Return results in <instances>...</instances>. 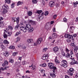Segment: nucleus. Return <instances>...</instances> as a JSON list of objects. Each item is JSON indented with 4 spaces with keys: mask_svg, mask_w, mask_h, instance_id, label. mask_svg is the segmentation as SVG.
<instances>
[{
    "mask_svg": "<svg viewBox=\"0 0 78 78\" xmlns=\"http://www.w3.org/2000/svg\"><path fill=\"white\" fill-rule=\"evenodd\" d=\"M17 54H18L17 52H14L13 53L12 55L13 56H16Z\"/></svg>",
    "mask_w": 78,
    "mask_h": 78,
    "instance_id": "c9c22d12",
    "label": "nucleus"
},
{
    "mask_svg": "<svg viewBox=\"0 0 78 78\" xmlns=\"http://www.w3.org/2000/svg\"><path fill=\"white\" fill-rule=\"evenodd\" d=\"M67 42H68L69 43V42H71V40L68 39V40H67Z\"/></svg>",
    "mask_w": 78,
    "mask_h": 78,
    "instance_id": "6e6d98bb",
    "label": "nucleus"
},
{
    "mask_svg": "<svg viewBox=\"0 0 78 78\" xmlns=\"http://www.w3.org/2000/svg\"><path fill=\"white\" fill-rule=\"evenodd\" d=\"M37 21H38V22H40V20H41L39 17L37 18Z\"/></svg>",
    "mask_w": 78,
    "mask_h": 78,
    "instance_id": "0e129e2a",
    "label": "nucleus"
},
{
    "mask_svg": "<svg viewBox=\"0 0 78 78\" xmlns=\"http://www.w3.org/2000/svg\"><path fill=\"white\" fill-rule=\"evenodd\" d=\"M67 61L65 60H62V61L61 66L64 67H67Z\"/></svg>",
    "mask_w": 78,
    "mask_h": 78,
    "instance_id": "39448f33",
    "label": "nucleus"
},
{
    "mask_svg": "<svg viewBox=\"0 0 78 78\" xmlns=\"http://www.w3.org/2000/svg\"><path fill=\"white\" fill-rule=\"evenodd\" d=\"M53 32H55L56 31V28H53Z\"/></svg>",
    "mask_w": 78,
    "mask_h": 78,
    "instance_id": "bf43d9fd",
    "label": "nucleus"
},
{
    "mask_svg": "<svg viewBox=\"0 0 78 78\" xmlns=\"http://www.w3.org/2000/svg\"><path fill=\"white\" fill-rule=\"evenodd\" d=\"M42 10H38L36 12V13H37V14H41L42 13Z\"/></svg>",
    "mask_w": 78,
    "mask_h": 78,
    "instance_id": "72a5a7b5",
    "label": "nucleus"
},
{
    "mask_svg": "<svg viewBox=\"0 0 78 78\" xmlns=\"http://www.w3.org/2000/svg\"><path fill=\"white\" fill-rule=\"evenodd\" d=\"M17 25L16 26H15V30H17L18 28H19V24H18V23H17Z\"/></svg>",
    "mask_w": 78,
    "mask_h": 78,
    "instance_id": "bb28decb",
    "label": "nucleus"
},
{
    "mask_svg": "<svg viewBox=\"0 0 78 78\" xmlns=\"http://www.w3.org/2000/svg\"><path fill=\"white\" fill-rule=\"evenodd\" d=\"M48 66L49 67V69H53V73L51 74H50V76L53 77V78H55L56 76V75H55V70L56 69V67L55 66H54V64L53 63H49L48 64Z\"/></svg>",
    "mask_w": 78,
    "mask_h": 78,
    "instance_id": "f257e3e1",
    "label": "nucleus"
},
{
    "mask_svg": "<svg viewBox=\"0 0 78 78\" xmlns=\"http://www.w3.org/2000/svg\"><path fill=\"white\" fill-rule=\"evenodd\" d=\"M73 63H74V64H78V62L76 61H74Z\"/></svg>",
    "mask_w": 78,
    "mask_h": 78,
    "instance_id": "3c124183",
    "label": "nucleus"
},
{
    "mask_svg": "<svg viewBox=\"0 0 78 78\" xmlns=\"http://www.w3.org/2000/svg\"><path fill=\"white\" fill-rule=\"evenodd\" d=\"M26 73H30V72L28 70H27L26 72Z\"/></svg>",
    "mask_w": 78,
    "mask_h": 78,
    "instance_id": "338daca9",
    "label": "nucleus"
},
{
    "mask_svg": "<svg viewBox=\"0 0 78 78\" xmlns=\"http://www.w3.org/2000/svg\"><path fill=\"white\" fill-rule=\"evenodd\" d=\"M5 3L9 4L11 3V0H5Z\"/></svg>",
    "mask_w": 78,
    "mask_h": 78,
    "instance_id": "c85d7f7f",
    "label": "nucleus"
},
{
    "mask_svg": "<svg viewBox=\"0 0 78 78\" xmlns=\"http://www.w3.org/2000/svg\"><path fill=\"white\" fill-rule=\"evenodd\" d=\"M3 42L4 44H9V41H8L6 40H4Z\"/></svg>",
    "mask_w": 78,
    "mask_h": 78,
    "instance_id": "a878e982",
    "label": "nucleus"
},
{
    "mask_svg": "<svg viewBox=\"0 0 78 78\" xmlns=\"http://www.w3.org/2000/svg\"><path fill=\"white\" fill-rule=\"evenodd\" d=\"M57 17V15H55L53 16L54 19H56Z\"/></svg>",
    "mask_w": 78,
    "mask_h": 78,
    "instance_id": "13d9d810",
    "label": "nucleus"
},
{
    "mask_svg": "<svg viewBox=\"0 0 78 78\" xmlns=\"http://www.w3.org/2000/svg\"><path fill=\"white\" fill-rule=\"evenodd\" d=\"M12 20L13 22H15L16 21V23L18 24L19 22V17H18L17 18H16L13 17L12 18Z\"/></svg>",
    "mask_w": 78,
    "mask_h": 78,
    "instance_id": "1a4fd4ad",
    "label": "nucleus"
},
{
    "mask_svg": "<svg viewBox=\"0 0 78 78\" xmlns=\"http://www.w3.org/2000/svg\"><path fill=\"white\" fill-rule=\"evenodd\" d=\"M34 69H36V67H35V66H34L32 67V70H34Z\"/></svg>",
    "mask_w": 78,
    "mask_h": 78,
    "instance_id": "603ef678",
    "label": "nucleus"
},
{
    "mask_svg": "<svg viewBox=\"0 0 78 78\" xmlns=\"http://www.w3.org/2000/svg\"><path fill=\"white\" fill-rule=\"evenodd\" d=\"M43 14H44V12H42L41 14H40L38 16V17L39 18L40 20H42L44 19V16H43Z\"/></svg>",
    "mask_w": 78,
    "mask_h": 78,
    "instance_id": "4468645a",
    "label": "nucleus"
},
{
    "mask_svg": "<svg viewBox=\"0 0 78 78\" xmlns=\"http://www.w3.org/2000/svg\"><path fill=\"white\" fill-rule=\"evenodd\" d=\"M20 30L21 31H23V32L25 33L27 31V30L28 29L27 28V25H26V26H23V25H22L21 27H20Z\"/></svg>",
    "mask_w": 78,
    "mask_h": 78,
    "instance_id": "20e7f679",
    "label": "nucleus"
},
{
    "mask_svg": "<svg viewBox=\"0 0 78 78\" xmlns=\"http://www.w3.org/2000/svg\"><path fill=\"white\" fill-rule=\"evenodd\" d=\"M68 35L69 34H65L64 37H65L66 38H68Z\"/></svg>",
    "mask_w": 78,
    "mask_h": 78,
    "instance_id": "de8ad7c7",
    "label": "nucleus"
},
{
    "mask_svg": "<svg viewBox=\"0 0 78 78\" xmlns=\"http://www.w3.org/2000/svg\"><path fill=\"white\" fill-rule=\"evenodd\" d=\"M12 31H11V32H10V31H9L8 32H7L6 30H4V34H5L7 35L8 34L9 36H11V35L12 34Z\"/></svg>",
    "mask_w": 78,
    "mask_h": 78,
    "instance_id": "6e6552de",
    "label": "nucleus"
},
{
    "mask_svg": "<svg viewBox=\"0 0 78 78\" xmlns=\"http://www.w3.org/2000/svg\"><path fill=\"white\" fill-rule=\"evenodd\" d=\"M42 41V38L41 37L39 38L37 41V44H41V42Z\"/></svg>",
    "mask_w": 78,
    "mask_h": 78,
    "instance_id": "ddd939ff",
    "label": "nucleus"
},
{
    "mask_svg": "<svg viewBox=\"0 0 78 78\" xmlns=\"http://www.w3.org/2000/svg\"><path fill=\"white\" fill-rule=\"evenodd\" d=\"M52 37L53 39H56L57 37V34L56 33L52 34Z\"/></svg>",
    "mask_w": 78,
    "mask_h": 78,
    "instance_id": "a211bd4d",
    "label": "nucleus"
},
{
    "mask_svg": "<svg viewBox=\"0 0 78 78\" xmlns=\"http://www.w3.org/2000/svg\"><path fill=\"white\" fill-rule=\"evenodd\" d=\"M72 61H73V62H72L70 64H73V62L75 61V59L74 58H72Z\"/></svg>",
    "mask_w": 78,
    "mask_h": 78,
    "instance_id": "c03bdc74",
    "label": "nucleus"
},
{
    "mask_svg": "<svg viewBox=\"0 0 78 78\" xmlns=\"http://www.w3.org/2000/svg\"><path fill=\"white\" fill-rule=\"evenodd\" d=\"M0 69L1 70H4L5 69V68H4L3 67H1Z\"/></svg>",
    "mask_w": 78,
    "mask_h": 78,
    "instance_id": "69168bd1",
    "label": "nucleus"
},
{
    "mask_svg": "<svg viewBox=\"0 0 78 78\" xmlns=\"http://www.w3.org/2000/svg\"><path fill=\"white\" fill-rule=\"evenodd\" d=\"M8 64H9L8 62L7 61H5L4 62V63L2 64V66L3 67H4V66H5V70H7V69H8V68H9V66H7V65H8Z\"/></svg>",
    "mask_w": 78,
    "mask_h": 78,
    "instance_id": "0eeeda50",
    "label": "nucleus"
},
{
    "mask_svg": "<svg viewBox=\"0 0 78 78\" xmlns=\"http://www.w3.org/2000/svg\"><path fill=\"white\" fill-rule=\"evenodd\" d=\"M49 5L51 7H53L55 5V3L53 1H51L49 2Z\"/></svg>",
    "mask_w": 78,
    "mask_h": 78,
    "instance_id": "dca6fc26",
    "label": "nucleus"
},
{
    "mask_svg": "<svg viewBox=\"0 0 78 78\" xmlns=\"http://www.w3.org/2000/svg\"><path fill=\"white\" fill-rule=\"evenodd\" d=\"M14 5H15V3H12L11 5V8H13L14 7Z\"/></svg>",
    "mask_w": 78,
    "mask_h": 78,
    "instance_id": "58836bf2",
    "label": "nucleus"
},
{
    "mask_svg": "<svg viewBox=\"0 0 78 78\" xmlns=\"http://www.w3.org/2000/svg\"><path fill=\"white\" fill-rule=\"evenodd\" d=\"M20 37H18L16 38V42H17L18 41H20Z\"/></svg>",
    "mask_w": 78,
    "mask_h": 78,
    "instance_id": "ea45409f",
    "label": "nucleus"
},
{
    "mask_svg": "<svg viewBox=\"0 0 78 78\" xmlns=\"http://www.w3.org/2000/svg\"><path fill=\"white\" fill-rule=\"evenodd\" d=\"M32 1L33 4H35L37 3V0H33Z\"/></svg>",
    "mask_w": 78,
    "mask_h": 78,
    "instance_id": "e433bc0d",
    "label": "nucleus"
},
{
    "mask_svg": "<svg viewBox=\"0 0 78 78\" xmlns=\"http://www.w3.org/2000/svg\"><path fill=\"white\" fill-rule=\"evenodd\" d=\"M3 9L2 13L3 14H5L8 12V9H9V6L6 5V4H5L2 6Z\"/></svg>",
    "mask_w": 78,
    "mask_h": 78,
    "instance_id": "f03ea898",
    "label": "nucleus"
},
{
    "mask_svg": "<svg viewBox=\"0 0 78 78\" xmlns=\"http://www.w3.org/2000/svg\"><path fill=\"white\" fill-rule=\"evenodd\" d=\"M1 47H2V48H5V47L3 44H1Z\"/></svg>",
    "mask_w": 78,
    "mask_h": 78,
    "instance_id": "5fc2aeb1",
    "label": "nucleus"
},
{
    "mask_svg": "<svg viewBox=\"0 0 78 78\" xmlns=\"http://www.w3.org/2000/svg\"><path fill=\"white\" fill-rule=\"evenodd\" d=\"M23 24V23H20V27H22V25H23V27H24L25 26Z\"/></svg>",
    "mask_w": 78,
    "mask_h": 78,
    "instance_id": "8fccbe9b",
    "label": "nucleus"
},
{
    "mask_svg": "<svg viewBox=\"0 0 78 78\" xmlns=\"http://www.w3.org/2000/svg\"><path fill=\"white\" fill-rule=\"evenodd\" d=\"M61 54L62 55V56H65V52H64V51H63V49H61Z\"/></svg>",
    "mask_w": 78,
    "mask_h": 78,
    "instance_id": "4be33fe9",
    "label": "nucleus"
},
{
    "mask_svg": "<svg viewBox=\"0 0 78 78\" xmlns=\"http://www.w3.org/2000/svg\"><path fill=\"white\" fill-rule=\"evenodd\" d=\"M3 36L4 38H7L8 35H7L4 34Z\"/></svg>",
    "mask_w": 78,
    "mask_h": 78,
    "instance_id": "a18cd8bd",
    "label": "nucleus"
},
{
    "mask_svg": "<svg viewBox=\"0 0 78 78\" xmlns=\"http://www.w3.org/2000/svg\"><path fill=\"white\" fill-rule=\"evenodd\" d=\"M29 23H31L32 25H36V22L31 20H29Z\"/></svg>",
    "mask_w": 78,
    "mask_h": 78,
    "instance_id": "2eb2a0df",
    "label": "nucleus"
},
{
    "mask_svg": "<svg viewBox=\"0 0 78 78\" xmlns=\"http://www.w3.org/2000/svg\"><path fill=\"white\" fill-rule=\"evenodd\" d=\"M68 39H72V38H73V36H72L68 34Z\"/></svg>",
    "mask_w": 78,
    "mask_h": 78,
    "instance_id": "473e14b6",
    "label": "nucleus"
},
{
    "mask_svg": "<svg viewBox=\"0 0 78 78\" xmlns=\"http://www.w3.org/2000/svg\"><path fill=\"white\" fill-rule=\"evenodd\" d=\"M48 50V48H44L43 49V52H45L46 51H47Z\"/></svg>",
    "mask_w": 78,
    "mask_h": 78,
    "instance_id": "f704fd0d",
    "label": "nucleus"
},
{
    "mask_svg": "<svg viewBox=\"0 0 78 78\" xmlns=\"http://www.w3.org/2000/svg\"><path fill=\"white\" fill-rule=\"evenodd\" d=\"M45 28L47 30H50V24L49 23H47L45 25Z\"/></svg>",
    "mask_w": 78,
    "mask_h": 78,
    "instance_id": "9d476101",
    "label": "nucleus"
},
{
    "mask_svg": "<svg viewBox=\"0 0 78 78\" xmlns=\"http://www.w3.org/2000/svg\"><path fill=\"white\" fill-rule=\"evenodd\" d=\"M41 59L44 60H46L48 59V55H45L44 54L43 57H41Z\"/></svg>",
    "mask_w": 78,
    "mask_h": 78,
    "instance_id": "f8f14e48",
    "label": "nucleus"
},
{
    "mask_svg": "<svg viewBox=\"0 0 78 78\" xmlns=\"http://www.w3.org/2000/svg\"><path fill=\"white\" fill-rule=\"evenodd\" d=\"M41 73H45V70L44 69L43 70L41 71Z\"/></svg>",
    "mask_w": 78,
    "mask_h": 78,
    "instance_id": "774afa93",
    "label": "nucleus"
},
{
    "mask_svg": "<svg viewBox=\"0 0 78 78\" xmlns=\"http://www.w3.org/2000/svg\"><path fill=\"white\" fill-rule=\"evenodd\" d=\"M42 4H43V5H45V2H44V1L42 0Z\"/></svg>",
    "mask_w": 78,
    "mask_h": 78,
    "instance_id": "4d7b16f0",
    "label": "nucleus"
},
{
    "mask_svg": "<svg viewBox=\"0 0 78 78\" xmlns=\"http://www.w3.org/2000/svg\"><path fill=\"white\" fill-rule=\"evenodd\" d=\"M32 14H33L32 12L31 11H27V14L29 16H31L32 15Z\"/></svg>",
    "mask_w": 78,
    "mask_h": 78,
    "instance_id": "412c9836",
    "label": "nucleus"
},
{
    "mask_svg": "<svg viewBox=\"0 0 78 78\" xmlns=\"http://www.w3.org/2000/svg\"><path fill=\"white\" fill-rule=\"evenodd\" d=\"M43 65V67H45L46 66V64L45 63H43L42 64Z\"/></svg>",
    "mask_w": 78,
    "mask_h": 78,
    "instance_id": "052dcab7",
    "label": "nucleus"
},
{
    "mask_svg": "<svg viewBox=\"0 0 78 78\" xmlns=\"http://www.w3.org/2000/svg\"><path fill=\"white\" fill-rule=\"evenodd\" d=\"M9 62L12 63H13V62H14V59L12 58L10 59L9 60Z\"/></svg>",
    "mask_w": 78,
    "mask_h": 78,
    "instance_id": "c756f323",
    "label": "nucleus"
},
{
    "mask_svg": "<svg viewBox=\"0 0 78 78\" xmlns=\"http://www.w3.org/2000/svg\"><path fill=\"white\" fill-rule=\"evenodd\" d=\"M22 34V33H21V32H20V31H19L18 32H17L16 33V34L15 35V36H18V35H19V34Z\"/></svg>",
    "mask_w": 78,
    "mask_h": 78,
    "instance_id": "b1692460",
    "label": "nucleus"
},
{
    "mask_svg": "<svg viewBox=\"0 0 78 78\" xmlns=\"http://www.w3.org/2000/svg\"><path fill=\"white\" fill-rule=\"evenodd\" d=\"M9 53H8V51H6L5 54H4V55L5 56V57H8V56H9Z\"/></svg>",
    "mask_w": 78,
    "mask_h": 78,
    "instance_id": "6ab92c4d",
    "label": "nucleus"
},
{
    "mask_svg": "<svg viewBox=\"0 0 78 78\" xmlns=\"http://www.w3.org/2000/svg\"><path fill=\"white\" fill-rule=\"evenodd\" d=\"M73 5L74 7V8H75V7H76V6L77 4H76V2H73Z\"/></svg>",
    "mask_w": 78,
    "mask_h": 78,
    "instance_id": "4c0bfd02",
    "label": "nucleus"
},
{
    "mask_svg": "<svg viewBox=\"0 0 78 78\" xmlns=\"http://www.w3.org/2000/svg\"><path fill=\"white\" fill-rule=\"evenodd\" d=\"M73 71H74V69L73 68H71L69 69V70L67 71L68 73L70 76H73Z\"/></svg>",
    "mask_w": 78,
    "mask_h": 78,
    "instance_id": "423d86ee",
    "label": "nucleus"
},
{
    "mask_svg": "<svg viewBox=\"0 0 78 78\" xmlns=\"http://www.w3.org/2000/svg\"><path fill=\"white\" fill-rule=\"evenodd\" d=\"M70 57V54L68 53L66 55V57L68 58H69Z\"/></svg>",
    "mask_w": 78,
    "mask_h": 78,
    "instance_id": "79ce46f5",
    "label": "nucleus"
},
{
    "mask_svg": "<svg viewBox=\"0 0 78 78\" xmlns=\"http://www.w3.org/2000/svg\"><path fill=\"white\" fill-rule=\"evenodd\" d=\"M63 20L65 22H66L67 21V19H66V18H64L63 19Z\"/></svg>",
    "mask_w": 78,
    "mask_h": 78,
    "instance_id": "09e8293b",
    "label": "nucleus"
},
{
    "mask_svg": "<svg viewBox=\"0 0 78 78\" xmlns=\"http://www.w3.org/2000/svg\"><path fill=\"white\" fill-rule=\"evenodd\" d=\"M9 48H10V49H14L15 48V47L14 46L11 45L9 47Z\"/></svg>",
    "mask_w": 78,
    "mask_h": 78,
    "instance_id": "cd10ccee",
    "label": "nucleus"
},
{
    "mask_svg": "<svg viewBox=\"0 0 78 78\" xmlns=\"http://www.w3.org/2000/svg\"><path fill=\"white\" fill-rule=\"evenodd\" d=\"M23 4V2H21L20 1H19L17 4V6H19V5H22Z\"/></svg>",
    "mask_w": 78,
    "mask_h": 78,
    "instance_id": "393cba45",
    "label": "nucleus"
},
{
    "mask_svg": "<svg viewBox=\"0 0 78 78\" xmlns=\"http://www.w3.org/2000/svg\"><path fill=\"white\" fill-rule=\"evenodd\" d=\"M74 50H78V47L77 46H75Z\"/></svg>",
    "mask_w": 78,
    "mask_h": 78,
    "instance_id": "e2e57ef3",
    "label": "nucleus"
},
{
    "mask_svg": "<svg viewBox=\"0 0 78 78\" xmlns=\"http://www.w3.org/2000/svg\"><path fill=\"white\" fill-rule=\"evenodd\" d=\"M27 42L28 44H30V43H31L32 42H33V39H28L27 40Z\"/></svg>",
    "mask_w": 78,
    "mask_h": 78,
    "instance_id": "5701e85b",
    "label": "nucleus"
},
{
    "mask_svg": "<svg viewBox=\"0 0 78 78\" xmlns=\"http://www.w3.org/2000/svg\"><path fill=\"white\" fill-rule=\"evenodd\" d=\"M53 50L54 51H57L58 50H59V48L58 47H55L53 49Z\"/></svg>",
    "mask_w": 78,
    "mask_h": 78,
    "instance_id": "aec40b11",
    "label": "nucleus"
},
{
    "mask_svg": "<svg viewBox=\"0 0 78 78\" xmlns=\"http://www.w3.org/2000/svg\"><path fill=\"white\" fill-rule=\"evenodd\" d=\"M48 11L44 13V15L45 16H47V15H48Z\"/></svg>",
    "mask_w": 78,
    "mask_h": 78,
    "instance_id": "49530a36",
    "label": "nucleus"
},
{
    "mask_svg": "<svg viewBox=\"0 0 78 78\" xmlns=\"http://www.w3.org/2000/svg\"><path fill=\"white\" fill-rule=\"evenodd\" d=\"M27 64V62L25 61H23L22 63V64L23 65V66H24V65H25V64Z\"/></svg>",
    "mask_w": 78,
    "mask_h": 78,
    "instance_id": "a19ab883",
    "label": "nucleus"
},
{
    "mask_svg": "<svg viewBox=\"0 0 78 78\" xmlns=\"http://www.w3.org/2000/svg\"><path fill=\"white\" fill-rule=\"evenodd\" d=\"M6 30L11 32L13 30V27L11 26H8V28H7Z\"/></svg>",
    "mask_w": 78,
    "mask_h": 78,
    "instance_id": "9b49d317",
    "label": "nucleus"
},
{
    "mask_svg": "<svg viewBox=\"0 0 78 78\" xmlns=\"http://www.w3.org/2000/svg\"><path fill=\"white\" fill-rule=\"evenodd\" d=\"M75 30V27L72 26L70 28V32L71 33H73V31Z\"/></svg>",
    "mask_w": 78,
    "mask_h": 78,
    "instance_id": "f3484780",
    "label": "nucleus"
},
{
    "mask_svg": "<svg viewBox=\"0 0 78 78\" xmlns=\"http://www.w3.org/2000/svg\"><path fill=\"white\" fill-rule=\"evenodd\" d=\"M26 28L28 30V32L29 33H31L34 30V28L32 27H31V25L30 24H26Z\"/></svg>",
    "mask_w": 78,
    "mask_h": 78,
    "instance_id": "7ed1b4c3",
    "label": "nucleus"
},
{
    "mask_svg": "<svg viewBox=\"0 0 78 78\" xmlns=\"http://www.w3.org/2000/svg\"><path fill=\"white\" fill-rule=\"evenodd\" d=\"M73 49H72L70 51V54L71 55H72L73 54Z\"/></svg>",
    "mask_w": 78,
    "mask_h": 78,
    "instance_id": "864d4df0",
    "label": "nucleus"
},
{
    "mask_svg": "<svg viewBox=\"0 0 78 78\" xmlns=\"http://www.w3.org/2000/svg\"><path fill=\"white\" fill-rule=\"evenodd\" d=\"M70 45H71V46H73V47H75V46H76V45L75 44V43H74V42L70 44Z\"/></svg>",
    "mask_w": 78,
    "mask_h": 78,
    "instance_id": "7c9ffc66",
    "label": "nucleus"
},
{
    "mask_svg": "<svg viewBox=\"0 0 78 78\" xmlns=\"http://www.w3.org/2000/svg\"><path fill=\"white\" fill-rule=\"evenodd\" d=\"M3 23L2 22H1L0 23V27L1 28H3Z\"/></svg>",
    "mask_w": 78,
    "mask_h": 78,
    "instance_id": "2f4dec72",
    "label": "nucleus"
},
{
    "mask_svg": "<svg viewBox=\"0 0 78 78\" xmlns=\"http://www.w3.org/2000/svg\"><path fill=\"white\" fill-rule=\"evenodd\" d=\"M55 62H56V63H59V60H58V59H55Z\"/></svg>",
    "mask_w": 78,
    "mask_h": 78,
    "instance_id": "37998d69",
    "label": "nucleus"
},
{
    "mask_svg": "<svg viewBox=\"0 0 78 78\" xmlns=\"http://www.w3.org/2000/svg\"><path fill=\"white\" fill-rule=\"evenodd\" d=\"M50 45H54V43H53V42H52L50 43Z\"/></svg>",
    "mask_w": 78,
    "mask_h": 78,
    "instance_id": "680f3d73",
    "label": "nucleus"
}]
</instances>
